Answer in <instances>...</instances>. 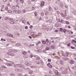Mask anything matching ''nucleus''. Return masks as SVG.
<instances>
[{"label": "nucleus", "mask_w": 76, "mask_h": 76, "mask_svg": "<svg viewBox=\"0 0 76 76\" xmlns=\"http://www.w3.org/2000/svg\"><path fill=\"white\" fill-rule=\"evenodd\" d=\"M13 52V50L9 49L8 50V52L7 53V54L9 56H14L15 54L13 53H12V52Z\"/></svg>", "instance_id": "obj_1"}, {"label": "nucleus", "mask_w": 76, "mask_h": 76, "mask_svg": "<svg viewBox=\"0 0 76 76\" xmlns=\"http://www.w3.org/2000/svg\"><path fill=\"white\" fill-rule=\"evenodd\" d=\"M65 15H64L63 14H61V15L62 16V17H63V18H66V16H67V13L66 12H65Z\"/></svg>", "instance_id": "obj_2"}, {"label": "nucleus", "mask_w": 76, "mask_h": 76, "mask_svg": "<svg viewBox=\"0 0 76 76\" xmlns=\"http://www.w3.org/2000/svg\"><path fill=\"white\" fill-rule=\"evenodd\" d=\"M56 63L58 64H62V61H58Z\"/></svg>", "instance_id": "obj_3"}, {"label": "nucleus", "mask_w": 76, "mask_h": 76, "mask_svg": "<svg viewBox=\"0 0 76 76\" xmlns=\"http://www.w3.org/2000/svg\"><path fill=\"white\" fill-rule=\"evenodd\" d=\"M44 4H45V2L43 1H42L41 3L40 6L42 7L44 5Z\"/></svg>", "instance_id": "obj_4"}, {"label": "nucleus", "mask_w": 76, "mask_h": 76, "mask_svg": "<svg viewBox=\"0 0 76 76\" xmlns=\"http://www.w3.org/2000/svg\"><path fill=\"white\" fill-rule=\"evenodd\" d=\"M47 66H48L49 67H50L51 68H52L53 66L50 64V63H49L48 64H47Z\"/></svg>", "instance_id": "obj_5"}, {"label": "nucleus", "mask_w": 76, "mask_h": 76, "mask_svg": "<svg viewBox=\"0 0 76 76\" xmlns=\"http://www.w3.org/2000/svg\"><path fill=\"white\" fill-rule=\"evenodd\" d=\"M69 63L70 64H74V61L73 60H71L69 62Z\"/></svg>", "instance_id": "obj_6"}, {"label": "nucleus", "mask_w": 76, "mask_h": 76, "mask_svg": "<svg viewBox=\"0 0 76 76\" xmlns=\"http://www.w3.org/2000/svg\"><path fill=\"white\" fill-rule=\"evenodd\" d=\"M55 74L56 75H59V73L57 71H56L55 73Z\"/></svg>", "instance_id": "obj_7"}, {"label": "nucleus", "mask_w": 76, "mask_h": 76, "mask_svg": "<svg viewBox=\"0 0 76 76\" xmlns=\"http://www.w3.org/2000/svg\"><path fill=\"white\" fill-rule=\"evenodd\" d=\"M8 36H10V37H12L13 38H14V37H15V36L12 34L8 35Z\"/></svg>", "instance_id": "obj_8"}, {"label": "nucleus", "mask_w": 76, "mask_h": 76, "mask_svg": "<svg viewBox=\"0 0 76 76\" xmlns=\"http://www.w3.org/2000/svg\"><path fill=\"white\" fill-rule=\"evenodd\" d=\"M46 42H48L47 45H50V44H51V43H48V39H47L46 41Z\"/></svg>", "instance_id": "obj_9"}, {"label": "nucleus", "mask_w": 76, "mask_h": 76, "mask_svg": "<svg viewBox=\"0 0 76 76\" xmlns=\"http://www.w3.org/2000/svg\"><path fill=\"white\" fill-rule=\"evenodd\" d=\"M22 53L24 55L25 54H27V52H26L25 51H23Z\"/></svg>", "instance_id": "obj_10"}, {"label": "nucleus", "mask_w": 76, "mask_h": 76, "mask_svg": "<svg viewBox=\"0 0 76 76\" xmlns=\"http://www.w3.org/2000/svg\"><path fill=\"white\" fill-rule=\"evenodd\" d=\"M24 57L25 58H28V55H25L24 56Z\"/></svg>", "instance_id": "obj_11"}, {"label": "nucleus", "mask_w": 76, "mask_h": 76, "mask_svg": "<svg viewBox=\"0 0 76 76\" xmlns=\"http://www.w3.org/2000/svg\"><path fill=\"white\" fill-rule=\"evenodd\" d=\"M14 23H15V21H13L11 22H10V23H11V24H14Z\"/></svg>", "instance_id": "obj_12"}, {"label": "nucleus", "mask_w": 76, "mask_h": 76, "mask_svg": "<svg viewBox=\"0 0 76 76\" xmlns=\"http://www.w3.org/2000/svg\"><path fill=\"white\" fill-rule=\"evenodd\" d=\"M31 36H32V37H37V35L36 34H32L31 35Z\"/></svg>", "instance_id": "obj_13"}, {"label": "nucleus", "mask_w": 76, "mask_h": 76, "mask_svg": "<svg viewBox=\"0 0 76 76\" xmlns=\"http://www.w3.org/2000/svg\"><path fill=\"white\" fill-rule=\"evenodd\" d=\"M63 73L64 74H66V73H67V71H65L63 72Z\"/></svg>", "instance_id": "obj_14"}, {"label": "nucleus", "mask_w": 76, "mask_h": 76, "mask_svg": "<svg viewBox=\"0 0 76 76\" xmlns=\"http://www.w3.org/2000/svg\"><path fill=\"white\" fill-rule=\"evenodd\" d=\"M18 51L17 50H13L12 52H14V53H17Z\"/></svg>", "instance_id": "obj_15"}, {"label": "nucleus", "mask_w": 76, "mask_h": 76, "mask_svg": "<svg viewBox=\"0 0 76 76\" xmlns=\"http://www.w3.org/2000/svg\"><path fill=\"white\" fill-rule=\"evenodd\" d=\"M41 44V42H40V41H39L38 42V43H36V45H38V44Z\"/></svg>", "instance_id": "obj_16"}, {"label": "nucleus", "mask_w": 76, "mask_h": 76, "mask_svg": "<svg viewBox=\"0 0 76 76\" xmlns=\"http://www.w3.org/2000/svg\"><path fill=\"white\" fill-rule=\"evenodd\" d=\"M49 11L50 12V11H51V7H49Z\"/></svg>", "instance_id": "obj_17"}, {"label": "nucleus", "mask_w": 76, "mask_h": 76, "mask_svg": "<svg viewBox=\"0 0 76 76\" xmlns=\"http://www.w3.org/2000/svg\"><path fill=\"white\" fill-rule=\"evenodd\" d=\"M42 16H44V13L43 12H42L41 13Z\"/></svg>", "instance_id": "obj_18"}, {"label": "nucleus", "mask_w": 76, "mask_h": 76, "mask_svg": "<svg viewBox=\"0 0 76 76\" xmlns=\"http://www.w3.org/2000/svg\"><path fill=\"white\" fill-rule=\"evenodd\" d=\"M42 44H46V42L44 41H42Z\"/></svg>", "instance_id": "obj_19"}, {"label": "nucleus", "mask_w": 76, "mask_h": 76, "mask_svg": "<svg viewBox=\"0 0 76 76\" xmlns=\"http://www.w3.org/2000/svg\"><path fill=\"white\" fill-rule=\"evenodd\" d=\"M66 30L65 29H64L63 30V32H64V33H65V32H66Z\"/></svg>", "instance_id": "obj_20"}, {"label": "nucleus", "mask_w": 76, "mask_h": 76, "mask_svg": "<svg viewBox=\"0 0 76 76\" xmlns=\"http://www.w3.org/2000/svg\"><path fill=\"white\" fill-rule=\"evenodd\" d=\"M35 15V16H37L38 14H37V12H35L34 13Z\"/></svg>", "instance_id": "obj_21"}, {"label": "nucleus", "mask_w": 76, "mask_h": 76, "mask_svg": "<svg viewBox=\"0 0 76 76\" xmlns=\"http://www.w3.org/2000/svg\"><path fill=\"white\" fill-rule=\"evenodd\" d=\"M58 32V30H56L54 31L55 32Z\"/></svg>", "instance_id": "obj_22"}, {"label": "nucleus", "mask_w": 76, "mask_h": 76, "mask_svg": "<svg viewBox=\"0 0 76 76\" xmlns=\"http://www.w3.org/2000/svg\"><path fill=\"white\" fill-rule=\"evenodd\" d=\"M1 40L3 41H6V39H4L3 38L1 39Z\"/></svg>", "instance_id": "obj_23"}, {"label": "nucleus", "mask_w": 76, "mask_h": 76, "mask_svg": "<svg viewBox=\"0 0 76 76\" xmlns=\"http://www.w3.org/2000/svg\"><path fill=\"white\" fill-rule=\"evenodd\" d=\"M72 42H73L74 43H76V41L75 40H74L73 39L72 40Z\"/></svg>", "instance_id": "obj_24"}, {"label": "nucleus", "mask_w": 76, "mask_h": 76, "mask_svg": "<svg viewBox=\"0 0 76 76\" xmlns=\"http://www.w3.org/2000/svg\"><path fill=\"white\" fill-rule=\"evenodd\" d=\"M5 10H8V7H5Z\"/></svg>", "instance_id": "obj_25"}, {"label": "nucleus", "mask_w": 76, "mask_h": 76, "mask_svg": "<svg viewBox=\"0 0 76 76\" xmlns=\"http://www.w3.org/2000/svg\"><path fill=\"white\" fill-rule=\"evenodd\" d=\"M49 50V48L48 47H47L46 48V50Z\"/></svg>", "instance_id": "obj_26"}, {"label": "nucleus", "mask_w": 76, "mask_h": 76, "mask_svg": "<svg viewBox=\"0 0 76 76\" xmlns=\"http://www.w3.org/2000/svg\"><path fill=\"white\" fill-rule=\"evenodd\" d=\"M29 57H30L31 58H32V57H33V55H30L29 56Z\"/></svg>", "instance_id": "obj_27"}, {"label": "nucleus", "mask_w": 76, "mask_h": 76, "mask_svg": "<svg viewBox=\"0 0 76 76\" xmlns=\"http://www.w3.org/2000/svg\"><path fill=\"white\" fill-rule=\"evenodd\" d=\"M48 61H49V62H51V60L50 59H48Z\"/></svg>", "instance_id": "obj_28"}, {"label": "nucleus", "mask_w": 76, "mask_h": 76, "mask_svg": "<svg viewBox=\"0 0 76 76\" xmlns=\"http://www.w3.org/2000/svg\"><path fill=\"white\" fill-rule=\"evenodd\" d=\"M8 12H9V13H12V11H11V10H8Z\"/></svg>", "instance_id": "obj_29"}, {"label": "nucleus", "mask_w": 76, "mask_h": 76, "mask_svg": "<svg viewBox=\"0 0 76 76\" xmlns=\"http://www.w3.org/2000/svg\"><path fill=\"white\" fill-rule=\"evenodd\" d=\"M52 48L53 49H54V48H55V47L53 46H52Z\"/></svg>", "instance_id": "obj_30"}, {"label": "nucleus", "mask_w": 76, "mask_h": 76, "mask_svg": "<svg viewBox=\"0 0 76 76\" xmlns=\"http://www.w3.org/2000/svg\"><path fill=\"white\" fill-rule=\"evenodd\" d=\"M22 11L23 12V13H25V12H26V10H23Z\"/></svg>", "instance_id": "obj_31"}, {"label": "nucleus", "mask_w": 76, "mask_h": 76, "mask_svg": "<svg viewBox=\"0 0 76 76\" xmlns=\"http://www.w3.org/2000/svg\"><path fill=\"white\" fill-rule=\"evenodd\" d=\"M71 48L72 49H75V48L74 47H73V46H72L71 47Z\"/></svg>", "instance_id": "obj_32"}, {"label": "nucleus", "mask_w": 76, "mask_h": 76, "mask_svg": "<svg viewBox=\"0 0 76 76\" xmlns=\"http://www.w3.org/2000/svg\"><path fill=\"white\" fill-rule=\"evenodd\" d=\"M61 22L62 23H64V21L61 20Z\"/></svg>", "instance_id": "obj_33"}, {"label": "nucleus", "mask_w": 76, "mask_h": 76, "mask_svg": "<svg viewBox=\"0 0 76 76\" xmlns=\"http://www.w3.org/2000/svg\"><path fill=\"white\" fill-rule=\"evenodd\" d=\"M70 34H73V32L71 31H70Z\"/></svg>", "instance_id": "obj_34"}, {"label": "nucleus", "mask_w": 76, "mask_h": 76, "mask_svg": "<svg viewBox=\"0 0 76 76\" xmlns=\"http://www.w3.org/2000/svg\"><path fill=\"white\" fill-rule=\"evenodd\" d=\"M17 12L18 13H20V10H18Z\"/></svg>", "instance_id": "obj_35"}, {"label": "nucleus", "mask_w": 76, "mask_h": 76, "mask_svg": "<svg viewBox=\"0 0 76 76\" xmlns=\"http://www.w3.org/2000/svg\"><path fill=\"white\" fill-rule=\"evenodd\" d=\"M60 31H63V28H60Z\"/></svg>", "instance_id": "obj_36"}, {"label": "nucleus", "mask_w": 76, "mask_h": 76, "mask_svg": "<svg viewBox=\"0 0 76 76\" xmlns=\"http://www.w3.org/2000/svg\"><path fill=\"white\" fill-rule=\"evenodd\" d=\"M66 24H69V22H68V21H66Z\"/></svg>", "instance_id": "obj_37"}, {"label": "nucleus", "mask_w": 76, "mask_h": 76, "mask_svg": "<svg viewBox=\"0 0 76 76\" xmlns=\"http://www.w3.org/2000/svg\"><path fill=\"white\" fill-rule=\"evenodd\" d=\"M73 55H74V57H76V53H74Z\"/></svg>", "instance_id": "obj_38"}, {"label": "nucleus", "mask_w": 76, "mask_h": 76, "mask_svg": "<svg viewBox=\"0 0 76 76\" xmlns=\"http://www.w3.org/2000/svg\"><path fill=\"white\" fill-rule=\"evenodd\" d=\"M4 5H2L1 6V8L2 9H3L4 8Z\"/></svg>", "instance_id": "obj_39"}, {"label": "nucleus", "mask_w": 76, "mask_h": 76, "mask_svg": "<svg viewBox=\"0 0 76 76\" xmlns=\"http://www.w3.org/2000/svg\"><path fill=\"white\" fill-rule=\"evenodd\" d=\"M27 24H28V25H30V23H29V22H27Z\"/></svg>", "instance_id": "obj_40"}, {"label": "nucleus", "mask_w": 76, "mask_h": 76, "mask_svg": "<svg viewBox=\"0 0 76 76\" xmlns=\"http://www.w3.org/2000/svg\"><path fill=\"white\" fill-rule=\"evenodd\" d=\"M67 46L70 47V43H69L67 45Z\"/></svg>", "instance_id": "obj_41"}, {"label": "nucleus", "mask_w": 76, "mask_h": 76, "mask_svg": "<svg viewBox=\"0 0 76 76\" xmlns=\"http://www.w3.org/2000/svg\"><path fill=\"white\" fill-rule=\"evenodd\" d=\"M29 38H30V39H32V37L31 36H29Z\"/></svg>", "instance_id": "obj_42"}, {"label": "nucleus", "mask_w": 76, "mask_h": 76, "mask_svg": "<svg viewBox=\"0 0 76 76\" xmlns=\"http://www.w3.org/2000/svg\"><path fill=\"white\" fill-rule=\"evenodd\" d=\"M20 1H22L21 3H23V1L22 0H20Z\"/></svg>", "instance_id": "obj_43"}, {"label": "nucleus", "mask_w": 76, "mask_h": 76, "mask_svg": "<svg viewBox=\"0 0 76 76\" xmlns=\"http://www.w3.org/2000/svg\"><path fill=\"white\" fill-rule=\"evenodd\" d=\"M73 13L74 15H76V12H73Z\"/></svg>", "instance_id": "obj_44"}, {"label": "nucleus", "mask_w": 76, "mask_h": 76, "mask_svg": "<svg viewBox=\"0 0 76 76\" xmlns=\"http://www.w3.org/2000/svg\"><path fill=\"white\" fill-rule=\"evenodd\" d=\"M53 56H56V54L55 53H53L52 54Z\"/></svg>", "instance_id": "obj_45"}, {"label": "nucleus", "mask_w": 76, "mask_h": 76, "mask_svg": "<svg viewBox=\"0 0 76 76\" xmlns=\"http://www.w3.org/2000/svg\"><path fill=\"white\" fill-rule=\"evenodd\" d=\"M58 22H61V21H60V19H58Z\"/></svg>", "instance_id": "obj_46"}, {"label": "nucleus", "mask_w": 76, "mask_h": 76, "mask_svg": "<svg viewBox=\"0 0 76 76\" xmlns=\"http://www.w3.org/2000/svg\"><path fill=\"white\" fill-rule=\"evenodd\" d=\"M52 73V72H51V71H49V73H50V74H51Z\"/></svg>", "instance_id": "obj_47"}, {"label": "nucleus", "mask_w": 76, "mask_h": 76, "mask_svg": "<svg viewBox=\"0 0 76 76\" xmlns=\"http://www.w3.org/2000/svg\"><path fill=\"white\" fill-rule=\"evenodd\" d=\"M16 7H19V6H18V5H16Z\"/></svg>", "instance_id": "obj_48"}, {"label": "nucleus", "mask_w": 76, "mask_h": 76, "mask_svg": "<svg viewBox=\"0 0 76 76\" xmlns=\"http://www.w3.org/2000/svg\"><path fill=\"white\" fill-rule=\"evenodd\" d=\"M25 28L26 29H28V26H26Z\"/></svg>", "instance_id": "obj_49"}, {"label": "nucleus", "mask_w": 76, "mask_h": 76, "mask_svg": "<svg viewBox=\"0 0 76 76\" xmlns=\"http://www.w3.org/2000/svg\"><path fill=\"white\" fill-rule=\"evenodd\" d=\"M68 28H70L71 27H70V26H68Z\"/></svg>", "instance_id": "obj_50"}, {"label": "nucleus", "mask_w": 76, "mask_h": 76, "mask_svg": "<svg viewBox=\"0 0 76 76\" xmlns=\"http://www.w3.org/2000/svg\"><path fill=\"white\" fill-rule=\"evenodd\" d=\"M4 2H6V0H3Z\"/></svg>", "instance_id": "obj_51"}, {"label": "nucleus", "mask_w": 76, "mask_h": 76, "mask_svg": "<svg viewBox=\"0 0 76 76\" xmlns=\"http://www.w3.org/2000/svg\"><path fill=\"white\" fill-rule=\"evenodd\" d=\"M52 42L54 43V41H52Z\"/></svg>", "instance_id": "obj_52"}, {"label": "nucleus", "mask_w": 76, "mask_h": 76, "mask_svg": "<svg viewBox=\"0 0 76 76\" xmlns=\"http://www.w3.org/2000/svg\"><path fill=\"white\" fill-rule=\"evenodd\" d=\"M9 66H12V64H9Z\"/></svg>", "instance_id": "obj_53"}, {"label": "nucleus", "mask_w": 76, "mask_h": 76, "mask_svg": "<svg viewBox=\"0 0 76 76\" xmlns=\"http://www.w3.org/2000/svg\"><path fill=\"white\" fill-rule=\"evenodd\" d=\"M32 1H35V0H31Z\"/></svg>", "instance_id": "obj_54"}, {"label": "nucleus", "mask_w": 76, "mask_h": 76, "mask_svg": "<svg viewBox=\"0 0 76 76\" xmlns=\"http://www.w3.org/2000/svg\"><path fill=\"white\" fill-rule=\"evenodd\" d=\"M58 54H60V52H58Z\"/></svg>", "instance_id": "obj_55"}, {"label": "nucleus", "mask_w": 76, "mask_h": 76, "mask_svg": "<svg viewBox=\"0 0 76 76\" xmlns=\"http://www.w3.org/2000/svg\"><path fill=\"white\" fill-rule=\"evenodd\" d=\"M28 53H30V51H28Z\"/></svg>", "instance_id": "obj_56"}, {"label": "nucleus", "mask_w": 76, "mask_h": 76, "mask_svg": "<svg viewBox=\"0 0 76 76\" xmlns=\"http://www.w3.org/2000/svg\"><path fill=\"white\" fill-rule=\"evenodd\" d=\"M75 47H76V44H75Z\"/></svg>", "instance_id": "obj_57"}, {"label": "nucleus", "mask_w": 76, "mask_h": 76, "mask_svg": "<svg viewBox=\"0 0 76 76\" xmlns=\"http://www.w3.org/2000/svg\"><path fill=\"white\" fill-rule=\"evenodd\" d=\"M1 19V17H0V19Z\"/></svg>", "instance_id": "obj_58"}, {"label": "nucleus", "mask_w": 76, "mask_h": 76, "mask_svg": "<svg viewBox=\"0 0 76 76\" xmlns=\"http://www.w3.org/2000/svg\"><path fill=\"white\" fill-rule=\"evenodd\" d=\"M1 11H2V12H3V10H1Z\"/></svg>", "instance_id": "obj_59"}, {"label": "nucleus", "mask_w": 76, "mask_h": 76, "mask_svg": "<svg viewBox=\"0 0 76 76\" xmlns=\"http://www.w3.org/2000/svg\"><path fill=\"white\" fill-rule=\"evenodd\" d=\"M6 45L7 46H8V45Z\"/></svg>", "instance_id": "obj_60"}, {"label": "nucleus", "mask_w": 76, "mask_h": 76, "mask_svg": "<svg viewBox=\"0 0 76 76\" xmlns=\"http://www.w3.org/2000/svg\"><path fill=\"white\" fill-rule=\"evenodd\" d=\"M10 20H12V18H11V19H10Z\"/></svg>", "instance_id": "obj_61"}, {"label": "nucleus", "mask_w": 76, "mask_h": 76, "mask_svg": "<svg viewBox=\"0 0 76 76\" xmlns=\"http://www.w3.org/2000/svg\"><path fill=\"white\" fill-rule=\"evenodd\" d=\"M45 76H47V75H45Z\"/></svg>", "instance_id": "obj_62"}, {"label": "nucleus", "mask_w": 76, "mask_h": 76, "mask_svg": "<svg viewBox=\"0 0 76 76\" xmlns=\"http://www.w3.org/2000/svg\"><path fill=\"white\" fill-rule=\"evenodd\" d=\"M31 26V27H32V26Z\"/></svg>", "instance_id": "obj_63"}, {"label": "nucleus", "mask_w": 76, "mask_h": 76, "mask_svg": "<svg viewBox=\"0 0 76 76\" xmlns=\"http://www.w3.org/2000/svg\"><path fill=\"white\" fill-rule=\"evenodd\" d=\"M75 60H76V58H75Z\"/></svg>", "instance_id": "obj_64"}]
</instances>
